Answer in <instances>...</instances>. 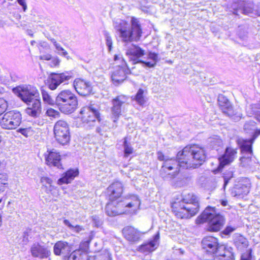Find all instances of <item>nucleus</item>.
<instances>
[{
    "label": "nucleus",
    "instance_id": "nucleus-1",
    "mask_svg": "<svg viewBox=\"0 0 260 260\" xmlns=\"http://www.w3.org/2000/svg\"><path fill=\"white\" fill-rule=\"evenodd\" d=\"M114 28L119 38L124 43L126 55L133 63H142L140 58L145 54V51L139 46L131 43L140 40L142 31L139 21L132 17L131 24L126 21L117 19L114 22Z\"/></svg>",
    "mask_w": 260,
    "mask_h": 260
},
{
    "label": "nucleus",
    "instance_id": "nucleus-2",
    "mask_svg": "<svg viewBox=\"0 0 260 260\" xmlns=\"http://www.w3.org/2000/svg\"><path fill=\"white\" fill-rule=\"evenodd\" d=\"M140 205L138 197L135 194H129L117 201H110L107 204L105 211L109 216H115L129 212L130 208L135 211Z\"/></svg>",
    "mask_w": 260,
    "mask_h": 260
},
{
    "label": "nucleus",
    "instance_id": "nucleus-3",
    "mask_svg": "<svg viewBox=\"0 0 260 260\" xmlns=\"http://www.w3.org/2000/svg\"><path fill=\"white\" fill-rule=\"evenodd\" d=\"M179 156L182 157L180 159L183 168L186 169L199 167L206 158L204 149L194 145L185 147Z\"/></svg>",
    "mask_w": 260,
    "mask_h": 260
},
{
    "label": "nucleus",
    "instance_id": "nucleus-4",
    "mask_svg": "<svg viewBox=\"0 0 260 260\" xmlns=\"http://www.w3.org/2000/svg\"><path fill=\"white\" fill-rule=\"evenodd\" d=\"M199 223L208 222V229L210 231H219L225 223L224 216L217 213L215 208L207 207L201 215L197 219Z\"/></svg>",
    "mask_w": 260,
    "mask_h": 260
},
{
    "label": "nucleus",
    "instance_id": "nucleus-5",
    "mask_svg": "<svg viewBox=\"0 0 260 260\" xmlns=\"http://www.w3.org/2000/svg\"><path fill=\"white\" fill-rule=\"evenodd\" d=\"M55 102L60 111L64 114L73 113L78 106L77 98L70 90L60 91L56 97Z\"/></svg>",
    "mask_w": 260,
    "mask_h": 260
},
{
    "label": "nucleus",
    "instance_id": "nucleus-6",
    "mask_svg": "<svg viewBox=\"0 0 260 260\" xmlns=\"http://www.w3.org/2000/svg\"><path fill=\"white\" fill-rule=\"evenodd\" d=\"M181 151H179L176 155V159L168 158L163 162L160 174L165 179H172L174 178L179 172L180 168H182L180 156H179Z\"/></svg>",
    "mask_w": 260,
    "mask_h": 260
},
{
    "label": "nucleus",
    "instance_id": "nucleus-7",
    "mask_svg": "<svg viewBox=\"0 0 260 260\" xmlns=\"http://www.w3.org/2000/svg\"><path fill=\"white\" fill-rule=\"evenodd\" d=\"M191 199L189 200V204L186 206H183L178 208V203H174L172 204L173 211L175 215L180 218H188L194 215L199 211V205L196 196L191 194Z\"/></svg>",
    "mask_w": 260,
    "mask_h": 260
},
{
    "label": "nucleus",
    "instance_id": "nucleus-8",
    "mask_svg": "<svg viewBox=\"0 0 260 260\" xmlns=\"http://www.w3.org/2000/svg\"><path fill=\"white\" fill-rule=\"evenodd\" d=\"M53 130L55 139L58 143L62 146L69 144L71 140L70 128L66 121H57L54 124Z\"/></svg>",
    "mask_w": 260,
    "mask_h": 260
},
{
    "label": "nucleus",
    "instance_id": "nucleus-9",
    "mask_svg": "<svg viewBox=\"0 0 260 260\" xmlns=\"http://www.w3.org/2000/svg\"><path fill=\"white\" fill-rule=\"evenodd\" d=\"M13 91L25 104H29L32 100L40 96L37 88L30 85L17 86L13 89Z\"/></svg>",
    "mask_w": 260,
    "mask_h": 260
},
{
    "label": "nucleus",
    "instance_id": "nucleus-10",
    "mask_svg": "<svg viewBox=\"0 0 260 260\" xmlns=\"http://www.w3.org/2000/svg\"><path fill=\"white\" fill-rule=\"evenodd\" d=\"M220 244L218 239L213 236H207L202 240V247L205 253V258L211 260L215 257Z\"/></svg>",
    "mask_w": 260,
    "mask_h": 260
},
{
    "label": "nucleus",
    "instance_id": "nucleus-11",
    "mask_svg": "<svg viewBox=\"0 0 260 260\" xmlns=\"http://www.w3.org/2000/svg\"><path fill=\"white\" fill-rule=\"evenodd\" d=\"M22 116L20 112L12 110L5 113L0 119V125L6 129L17 127L21 122Z\"/></svg>",
    "mask_w": 260,
    "mask_h": 260
},
{
    "label": "nucleus",
    "instance_id": "nucleus-12",
    "mask_svg": "<svg viewBox=\"0 0 260 260\" xmlns=\"http://www.w3.org/2000/svg\"><path fill=\"white\" fill-rule=\"evenodd\" d=\"M73 78V73L71 72H64L61 73H51L47 80V86L51 90H54L61 83H68Z\"/></svg>",
    "mask_w": 260,
    "mask_h": 260
},
{
    "label": "nucleus",
    "instance_id": "nucleus-13",
    "mask_svg": "<svg viewBox=\"0 0 260 260\" xmlns=\"http://www.w3.org/2000/svg\"><path fill=\"white\" fill-rule=\"evenodd\" d=\"M233 14L238 15V12L242 14L252 15L260 16V10L255 9L252 1H240L238 3L235 2L232 5Z\"/></svg>",
    "mask_w": 260,
    "mask_h": 260
},
{
    "label": "nucleus",
    "instance_id": "nucleus-14",
    "mask_svg": "<svg viewBox=\"0 0 260 260\" xmlns=\"http://www.w3.org/2000/svg\"><path fill=\"white\" fill-rule=\"evenodd\" d=\"M82 115L81 118L83 123L88 126H93L96 122L100 121V114L95 108L92 106H86L82 108L80 112Z\"/></svg>",
    "mask_w": 260,
    "mask_h": 260
},
{
    "label": "nucleus",
    "instance_id": "nucleus-15",
    "mask_svg": "<svg viewBox=\"0 0 260 260\" xmlns=\"http://www.w3.org/2000/svg\"><path fill=\"white\" fill-rule=\"evenodd\" d=\"M218 103L220 109L225 115L234 120H239L241 118L240 114L235 112L232 104L225 96L219 94L218 96Z\"/></svg>",
    "mask_w": 260,
    "mask_h": 260
},
{
    "label": "nucleus",
    "instance_id": "nucleus-16",
    "mask_svg": "<svg viewBox=\"0 0 260 260\" xmlns=\"http://www.w3.org/2000/svg\"><path fill=\"white\" fill-rule=\"evenodd\" d=\"M128 100L127 96L119 95L114 98L112 101V106L111 108V118L114 122H117L121 113V108Z\"/></svg>",
    "mask_w": 260,
    "mask_h": 260
},
{
    "label": "nucleus",
    "instance_id": "nucleus-17",
    "mask_svg": "<svg viewBox=\"0 0 260 260\" xmlns=\"http://www.w3.org/2000/svg\"><path fill=\"white\" fill-rule=\"evenodd\" d=\"M29 251L33 257L39 259L47 258L51 254V252L47 247L39 243H34L31 246Z\"/></svg>",
    "mask_w": 260,
    "mask_h": 260
},
{
    "label": "nucleus",
    "instance_id": "nucleus-18",
    "mask_svg": "<svg viewBox=\"0 0 260 260\" xmlns=\"http://www.w3.org/2000/svg\"><path fill=\"white\" fill-rule=\"evenodd\" d=\"M74 86L76 92L81 96H86L92 93V87L90 82L77 78L74 80Z\"/></svg>",
    "mask_w": 260,
    "mask_h": 260
},
{
    "label": "nucleus",
    "instance_id": "nucleus-19",
    "mask_svg": "<svg viewBox=\"0 0 260 260\" xmlns=\"http://www.w3.org/2000/svg\"><path fill=\"white\" fill-rule=\"evenodd\" d=\"M237 150L231 147H227L224 154L221 156L219 160L218 169L221 170L225 166L233 162L236 157Z\"/></svg>",
    "mask_w": 260,
    "mask_h": 260
},
{
    "label": "nucleus",
    "instance_id": "nucleus-20",
    "mask_svg": "<svg viewBox=\"0 0 260 260\" xmlns=\"http://www.w3.org/2000/svg\"><path fill=\"white\" fill-rule=\"evenodd\" d=\"M46 163L50 166L56 167L58 169H62L60 164V155L55 149L48 150L44 154Z\"/></svg>",
    "mask_w": 260,
    "mask_h": 260
},
{
    "label": "nucleus",
    "instance_id": "nucleus-21",
    "mask_svg": "<svg viewBox=\"0 0 260 260\" xmlns=\"http://www.w3.org/2000/svg\"><path fill=\"white\" fill-rule=\"evenodd\" d=\"M72 250V245L63 241L57 242L53 247V252L55 255L68 257Z\"/></svg>",
    "mask_w": 260,
    "mask_h": 260
},
{
    "label": "nucleus",
    "instance_id": "nucleus-22",
    "mask_svg": "<svg viewBox=\"0 0 260 260\" xmlns=\"http://www.w3.org/2000/svg\"><path fill=\"white\" fill-rule=\"evenodd\" d=\"M123 191V186L121 182L117 181L112 183L107 188V193L109 197L110 201H117V200L122 198L120 196Z\"/></svg>",
    "mask_w": 260,
    "mask_h": 260
},
{
    "label": "nucleus",
    "instance_id": "nucleus-23",
    "mask_svg": "<svg viewBox=\"0 0 260 260\" xmlns=\"http://www.w3.org/2000/svg\"><path fill=\"white\" fill-rule=\"evenodd\" d=\"M124 238L129 242L135 243L138 242L142 233L132 226H126L122 230Z\"/></svg>",
    "mask_w": 260,
    "mask_h": 260
},
{
    "label": "nucleus",
    "instance_id": "nucleus-24",
    "mask_svg": "<svg viewBox=\"0 0 260 260\" xmlns=\"http://www.w3.org/2000/svg\"><path fill=\"white\" fill-rule=\"evenodd\" d=\"M215 257L218 260H235L233 249L226 245L222 244L219 246Z\"/></svg>",
    "mask_w": 260,
    "mask_h": 260
},
{
    "label": "nucleus",
    "instance_id": "nucleus-25",
    "mask_svg": "<svg viewBox=\"0 0 260 260\" xmlns=\"http://www.w3.org/2000/svg\"><path fill=\"white\" fill-rule=\"evenodd\" d=\"M28 107L25 109L26 113L33 117H38L41 113V105L40 97L32 100V102L26 104Z\"/></svg>",
    "mask_w": 260,
    "mask_h": 260
},
{
    "label": "nucleus",
    "instance_id": "nucleus-26",
    "mask_svg": "<svg viewBox=\"0 0 260 260\" xmlns=\"http://www.w3.org/2000/svg\"><path fill=\"white\" fill-rule=\"evenodd\" d=\"M237 143L240 148L241 153L247 154L246 158H250L252 153V144L253 140L239 138L237 140Z\"/></svg>",
    "mask_w": 260,
    "mask_h": 260
},
{
    "label": "nucleus",
    "instance_id": "nucleus-27",
    "mask_svg": "<svg viewBox=\"0 0 260 260\" xmlns=\"http://www.w3.org/2000/svg\"><path fill=\"white\" fill-rule=\"evenodd\" d=\"M159 238V234L155 235L153 239L145 243L139 247V250L143 253H149L154 251L158 245L157 241Z\"/></svg>",
    "mask_w": 260,
    "mask_h": 260
},
{
    "label": "nucleus",
    "instance_id": "nucleus-28",
    "mask_svg": "<svg viewBox=\"0 0 260 260\" xmlns=\"http://www.w3.org/2000/svg\"><path fill=\"white\" fill-rule=\"evenodd\" d=\"M78 174L79 171L77 169H69L58 180L57 183L59 185L70 183Z\"/></svg>",
    "mask_w": 260,
    "mask_h": 260
},
{
    "label": "nucleus",
    "instance_id": "nucleus-29",
    "mask_svg": "<svg viewBox=\"0 0 260 260\" xmlns=\"http://www.w3.org/2000/svg\"><path fill=\"white\" fill-rule=\"evenodd\" d=\"M125 78V70L122 67H118L111 75L112 80L115 85L122 83Z\"/></svg>",
    "mask_w": 260,
    "mask_h": 260
},
{
    "label": "nucleus",
    "instance_id": "nucleus-30",
    "mask_svg": "<svg viewBox=\"0 0 260 260\" xmlns=\"http://www.w3.org/2000/svg\"><path fill=\"white\" fill-rule=\"evenodd\" d=\"M147 58L151 60L150 61H142V63L143 64V66L153 68L158 61V54L150 51L147 55Z\"/></svg>",
    "mask_w": 260,
    "mask_h": 260
},
{
    "label": "nucleus",
    "instance_id": "nucleus-31",
    "mask_svg": "<svg viewBox=\"0 0 260 260\" xmlns=\"http://www.w3.org/2000/svg\"><path fill=\"white\" fill-rule=\"evenodd\" d=\"M87 253L81 250L77 249L74 250L68 257V260H86Z\"/></svg>",
    "mask_w": 260,
    "mask_h": 260
},
{
    "label": "nucleus",
    "instance_id": "nucleus-32",
    "mask_svg": "<svg viewBox=\"0 0 260 260\" xmlns=\"http://www.w3.org/2000/svg\"><path fill=\"white\" fill-rule=\"evenodd\" d=\"M237 34L241 40H247L248 38V26L246 25L239 26Z\"/></svg>",
    "mask_w": 260,
    "mask_h": 260
},
{
    "label": "nucleus",
    "instance_id": "nucleus-33",
    "mask_svg": "<svg viewBox=\"0 0 260 260\" xmlns=\"http://www.w3.org/2000/svg\"><path fill=\"white\" fill-rule=\"evenodd\" d=\"M41 182L43 184V186L46 188V192L47 193H49L54 188V186L51 185L52 180L48 177H41Z\"/></svg>",
    "mask_w": 260,
    "mask_h": 260
},
{
    "label": "nucleus",
    "instance_id": "nucleus-34",
    "mask_svg": "<svg viewBox=\"0 0 260 260\" xmlns=\"http://www.w3.org/2000/svg\"><path fill=\"white\" fill-rule=\"evenodd\" d=\"M41 93L44 102L49 105L54 104L55 101L53 98L49 94L48 91L44 88H41Z\"/></svg>",
    "mask_w": 260,
    "mask_h": 260
},
{
    "label": "nucleus",
    "instance_id": "nucleus-35",
    "mask_svg": "<svg viewBox=\"0 0 260 260\" xmlns=\"http://www.w3.org/2000/svg\"><path fill=\"white\" fill-rule=\"evenodd\" d=\"M143 94L144 90L140 88L135 95L133 100H135L139 105H143L146 102Z\"/></svg>",
    "mask_w": 260,
    "mask_h": 260
},
{
    "label": "nucleus",
    "instance_id": "nucleus-36",
    "mask_svg": "<svg viewBox=\"0 0 260 260\" xmlns=\"http://www.w3.org/2000/svg\"><path fill=\"white\" fill-rule=\"evenodd\" d=\"M93 233L91 232L90 235L89 236L88 239L84 241H83L80 245V248L79 249H81V250L84 252L86 253V251L88 249V246L90 242L93 237Z\"/></svg>",
    "mask_w": 260,
    "mask_h": 260
},
{
    "label": "nucleus",
    "instance_id": "nucleus-37",
    "mask_svg": "<svg viewBox=\"0 0 260 260\" xmlns=\"http://www.w3.org/2000/svg\"><path fill=\"white\" fill-rule=\"evenodd\" d=\"M251 109L254 115V118L260 123V104L251 105Z\"/></svg>",
    "mask_w": 260,
    "mask_h": 260
},
{
    "label": "nucleus",
    "instance_id": "nucleus-38",
    "mask_svg": "<svg viewBox=\"0 0 260 260\" xmlns=\"http://www.w3.org/2000/svg\"><path fill=\"white\" fill-rule=\"evenodd\" d=\"M31 236H32V232H31V230L27 229L26 231H25L23 233V234L21 237L22 244L23 245H26L28 243L30 239L31 238Z\"/></svg>",
    "mask_w": 260,
    "mask_h": 260
},
{
    "label": "nucleus",
    "instance_id": "nucleus-39",
    "mask_svg": "<svg viewBox=\"0 0 260 260\" xmlns=\"http://www.w3.org/2000/svg\"><path fill=\"white\" fill-rule=\"evenodd\" d=\"M17 132L25 137H28L34 135V132L32 128L28 127L26 128H20L18 129Z\"/></svg>",
    "mask_w": 260,
    "mask_h": 260
},
{
    "label": "nucleus",
    "instance_id": "nucleus-40",
    "mask_svg": "<svg viewBox=\"0 0 260 260\" xmlns=\"http://www.w3.org/2000/svg\"><path fill=\"white\" fill-rule=\"evenodd\" d=\"M63 223L66 225L68 226L71 230L76 233H79L80 232L84 230L82 226L79 225H76L75 226L72 225L70 222V221L67 219H64L63 220Z\"/></svg>",
    "mask_w": 260,
    "mask_h": 260
},
{
    "label": "nucleus",
    "instance_id": "nucleus-41",
    "mask_svg": "<svg viewBox=\"0 0 260 260\" xmlns=\"http://www.w3.org/2000/svg\"><path fill=\"white\" fill-rule=\"evenodd\" d=\"M236 191V196L240 197L242 195H246L249 192V186H242L239 188H237Z\"/></svg>",
    "mask_w": 260,
    "mask_h": 260
},
{
    "label": "nucleus",
    "instance_id": "nucleus-42",
    "mask_svg": "<svg viewBox=\"0 0 260 260\" xmlns=\"http://www.w3.org/2000/svg\"><path fill=\"white\" fill-rule=\"evenodd\" d=\"M235 243L237 246H240L241 245L243 247H247L248 245L247 239L242 236H239L236 239Z\"/></svg>",
    "mask_w": 260,
    "mask_h": 260
},
{
    "label": "nucleus",
    "instance_id": "nucleus-43",
    "mask_svg": "<svg viewBox=\"0 0 260 260\" xmlns=\"http://www.w3.org/2000/svg\"><path fill=\"white\" fill-rule=\"evenodd\" d=\"M124 152L125 156L127 157L133 153L132 147L127 143L126 138L123 142Z\"/></svg>",
    "mask_w": 260,
    "mask_h": 260
},
{
    "label": "nucleus",
    "instance_id": "nucleus-44",
    "mask_svg": "<svg viewBox=\"0 0 260 260\" xmlns=\"http://www.w3.org/2000/svg\"><path fill=\"white\" fill-rule=\"evenodd\" d=\"M209 142L211 143V146L214 149H217L218 147H219L222 144L221 140L218 137L210 139Z\"/></svg>",
    "mask_w": 260,
    "mask_h": 260
},
{
    "label": "nucleus",
    "instance_id": "nucleus-45",
    "mask_svg": "<svg viewBox=\"0 0 260 260\" xmlns=\"http://www.w3.org/2000/svg\"><path fill=\"white\" fill-rule=\"evenodd\" d=\"M104 35L106 38V45L108 47L109 51H111L112 48L113 44L112 38L110 36L109 34L107 31H105Z\"/></svg>",
    "mask_w": 260,
    "mask_h": 260
},
{
    "label": "nucleus",
    "instance_id": "nucleus-46",
    "mask_svg": "<svg viewBox=\"0 0 260 260\" xmlns=\"http://www.w3.org/2000/svg\"><path fill=\"white\" fill-rule=\"evenodd\" d=\"M233 177V172L229 171L227 174H223L224 184L223 188H224L226 185L228 184L229 180Z\"/></svg>",
    "mask_w": 260,
    "mask_h": 260
},
{
    "label": "nucleus",
    "instance_id": "nucleus-47",
    "mask_svg": "<svg viewBox=\"0 0 260 260\" xmlns=\"http://www.w3.org/2000/svg\"><path fill=\"white\" fill-rule=\"evenodd\" d=\"M7 101L3 99H0V115L7 110Z\"/></svg>",
    "mask_w": 260,
    "mask_h": 260
},
{
    "label": "nucleus",
    "instance_id": "nucleus-48",
    "mask_svg": "<svg viewBox=\"0 0 260 260\" xmlns=\"http://www.w3.org/2000/svg\"><path fill=\"white\" fill-rule=\"evenodd\" d=\"M56 49L58 51V53L62 56H63L64 57H67L68 52L60 46L59 44H58L56 47Z\"/></svg>",
    "mask_w": 260,
    "mask_h": 260
},
{
    "label": "nucleus",
    "instance_id": "nucleus-49",
    "mask_svg": "<svg viewBox=\"0 0 260 260\" xmlns=\"http://www.w3.org/2000/svg\"><path fill=\"white\" fill-rule=\"evenodd\" d=\"M7 183L0 182V204L2 202L3 197L4 196V191L7 188Z\"/></svg>",
    "mask_w": 260,
    "mask_h": 260
},
{
    "label": "nucleus",
    "instance_id": "nucleus-50",
    "mask_svg": "<svg viewBox=\"0 0 260 260\" xmlns=\"http://www.w3.org/2000/svg\"><path fill=\"white\" fill-rule=\"evenodd\" d=\"M46 114L50 117H56L59 116V112L52 108L47 109Z\"/></svg>",
    "mask_w": 260,
    "mask_h": 260
},
{
    "label": "nucleus",
    "instance_id": "nucleus-51",
    "mask_svg": "<svg viewBox=\"0 0 260 260\" xmlns=\"http://www.w3.org/2000/svg\"><path fill=\"white\" fill-rule=\"evenodd\" d=\"M251 249H249L244 253L241 257V260H251Z\"/></svg>",
    "mask_w": 260,
    "mask_h": 260
},
{
    "label": "nucleus",
    "instance_id": "nucleus-52",
    "mask_svg": "<svg viewBox=\"0 0 260 260\" xmlns=\"http://www.w3.org/2000/svg\"><path fill=\"white\" fill-rule=\"evenodd\" d=\"M236 230L235 227L227 226L222 232V234L225 235H229Z\"/></svg>",
    "mask_w": 260,
    "mask_h": 260
},
{
    "label": "nucleus",
    "instance_id": "nucleus-53",
    "mask_svg": "<svg viewBox=\"0 0 260 260\" xmlns=\"http://www.w3.org/2000/svg\"><path fill=\"white\" fill-rule=\"evenodd\" d=\"M92 221L94 226L96 227H99L101 225L102 222L99 218L96 216H93L92 217Z\"/></svg>",
    "mask_w": 260,
    "mask_h": 260
},
{
    "label": "nucleus",
    "instance_id": "nucleus-54",
    "mask_svg": "<svg viewBox=\"0 0 260 260\" xmlns=\"http://www.w3.org/2000/svg\"><path fill=\"white\" fill-rule=\"evenodd\" d=\"M96 132L102 136L104 135V133L105 132V126L98 127L96 129Z\"/></svg>",
    "mask_w": 260,
    "mask_h": 260
},
{
    "label": "nucleus",
    "instance_id": "nucleus-55",
    "mask_svg": "<svg viewBox=\"0 0 260 260\" xmlns=\"http://www.w3.org/2000/svg\"><path fill=\"white\" fill-rule=\"evenodd\" d=\"M96 260H111L109 254H105L103 255L100 256Z\"/></svg>",
    "mask_w": 260,
    "mask_h": 260
},
{
    "label": "nucleus",
    "instance_id": "nucleus-56",
    "mask_svg": "<svg viewBox=\"0 0 260 260\" xmlns=\"http://www.w3.org/2000/svg\"><path fill=\"white\" fill-rule=\"evenodd\" d=\"M40 58L41 60H49L51 59V55L49 54L43 55L40 56Z\"/></svg>",
    "mask_w": 260,
    "mask_h": 260
},
{
    "label": "nucleus",
    "instance_id": "nucleus-57",
    "mask_svg": "<svg viewBox=\"0 0 260 260\" xmlns=\"http://www.w3.org/2000/svg\"><path fill=\"white\" fill-rule=\"evenodd\" d=\"M39 45L42 48L46 49L49 48V45L48 43L44 41H41L39 43Z\"/></svg>",
    "mask_w": 260,
    "mask_h": 260
},
{
    "label": "nucleus",
    "instance_id": "nucleus-58",
    "mask_svg": "<svg viewBox=\"0 0 260 260\" xmlns=\"http://www.w3.org/2000/svg\"><path fill=\"white\" fill-rule=\"evenodd\" d=\"M157 157L159 160H164V161L166 159L168 158L167 157H165L161 152H158Z\"/></svg>",
    "mask_w": 260,
    "mask_h": 260
},
{
    "label": "nucleus",
    "instance_id": "nucleus-59",
    "mask_svg": "<svg viewBox=\"0 0 260 260\" xmlns=\"http://www.w3.org/2000/svg\"><path fill=\"white\" fill-rule=\"evenodd\" d=\"M60 62L58 58H55L52 60V63L54 66H57Z\"/></svg>",
    "mask_w": 260,
    "mask_h": 260
},
{
    "label": "nucleus",
    "instance_id": "nucleus-60",
    "mask_svg": "<svg viewBox=\"0 0 260 260\" xmlns=\"http://www.w3.org/2000/svg\"><path fill=\"white\" fill-rule=\"evenodd\" d=\"M19 5L22 7L23 11L25 12L26 11V10L27 9V5H26V3H23L22 4H20Z\"/></svg>",
    "mask_w": 260,
    "mask_h": 260
},
{
    "label": "nucleus",
    "instance_id": "nucleus-61",
    "mask_svg": "<svg viewBox=\"0 0 260 260\" xmlns=\"http://www.w3.org/2000/svg\"><path fill=\"white\" fill-rule=\"evenodd\" d=\"M50 40L53 44V45H54L55 47H56L58 44V43H57L56 40L54 39H53V38H50Z\"/></svg>",
    "mask_w": 260,
    "mask_h": 260
},
{
    "label": "nucleus",
    "instance_id": "nucleus-62",
    "mask_svg": "<svg viewBox=\"0 0 260 260\" xmlns=\"http://www.w3.org/2000/svg\"><path fill=\"white\" fill-rule=\"evenodd\" d=\"M122 58V56L121 55H114V60H119L120 59Z\"/></svg>",
    "mask_w": 260,
    "mask_h": 260
},
{
    "label": "nucleus",
    "instance_id": "nucleus-63",
    "mask_svg": "<svg viewBox=\"0 0 260 260\" xmlns=\"http://www.w3.org/2000/svg\"><path fill=\"white\" fill-rule=\"evenodd\" d=\"M221 204L223 206H225L227 205L228 202L226 201L222 200L221 202Z\"/></svg>",
    "mask_w": 260,
    "mask_h": 260
},
{
    "label": "nucleus",
    "instance_id": "nucleus-64",
    "mask_svg": "<svg viewBox=\"0 0 260 260\" xmlns=\"http://www.w3.org/2000/svg\"><path fill=\"white\" fill-rule=\"evenodd\" d=\"M17 2L19 4H22L23 3H25L24 0H17Z\"/></svg>",
    "mask_w": 260,
    "mask_h": 260
}]
</instances>
